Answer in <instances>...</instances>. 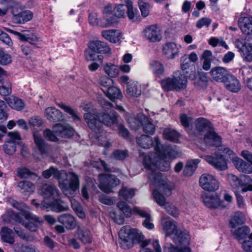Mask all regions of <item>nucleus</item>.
<instances>
[{"label":"nucleus","mask_w":252,"mask_h":252,"mask_svg":"<svg viewBox=\"0 0 252 252\" xmlns=\"http://www.w3.org/2000/svg\"><path fill=\"white\" fill-rule=\"evenodd\" d=\"M101 105L105 110V112L97 114L90 113H85L84 118L89 128L92 130L90 136L96 139L99 145L103 146L105 150L103 153L106 155V150L111 146V143L108 141L102 140L104 139L100 134L103 131V124L107 126H111L118 122V116L113 109L114 106L110 102L103 100Z\"/></svg>","instance_id":"f257e3e1"},{"label":"nucleus","mask_w":252,"mask_h":252,"mask_svg":"<svg viewBox=\"0 0 252 252\" xmlns=\"http://www.w3.org/2000/svg\"><path fill=\"white\" fill-rule=\"evenodd\" d=\"M136 141L138 145L144 149H149L154 146L155 151L144 157L143 164L148 170L149 178L152 184L150 188L153 190L152 194L155 201L158 203V137H155V144L150 136L144 134L137 137Z\"/></svg>","instance_id":"f03ea898"},{"label":"nucleus","mask_w":252,"mask_h":252,"mask_svg":"<svg viewBox=\"0 0 252 252\" xmlns=\"http://www.w3.org/2000/svg\"><path fill=\"white\" fill-rule=\"evenodd\" d=\"M42 176L46 179L50 178L52 175L58 180L59 186L63 193L68 197L74 195L79 189L80 181L78 175L72 172H65L59 170L53 166L42 172Z\"/></svg>","instance_id":"7ed1b4c3"},{"label":"nucleus","mask_w":252,"mask_h":252,"mask_svg":"<svg viewBox=\"0 0 252 252\" xmlns=\"http://www.w3.org/2000/svg\"><path fill=\"white\" fill-rule=\"evenodd\" d=\"M179 154L175 146L160 145L158 142V170L167 171L171 168V161Z\"/></svg>","instance_id":"20e7f679"},{"label":"nucleus","mask_w":252,"mask_h":252,"mask_svg":"<svg viewBox=\"0 0 252 252\" xmlns=\"http://www.w3.org/2000/svg\"><path fill=\"white\" fill-rule=\"evenodd\" d=\"M196 128L199 132L207 131L203 141L208 146H219L221 143V138L214 131L210 121L204 118H199L195 121Z\"/></svg>","instance_id":"39448f33"},{"label":"nucleus","mask_w":252,"mask_h":252,"mask_svg":"<svg viewBox=\"0 0 252 252\" xmlns=\"http://www.w3.org/2000/svg\"><path fill=\"white\" fill-rule=\"evenodd\" d=\"M216 156V158L211 156H206L205 159L215 168L220 170H225L227 167V161L231 159L233 161L234 158H236L233 152L224 146L219 148Z\"/></svg>","instance_id":"423d86ee"},{"label":"nucleus","mask_w":252,"mask_h":252,"mask_svg":"<svg viewBox=\"0 0 252 252\" xmlns=\"http://www.w3.org/2000/svg\"><path fill=\"white\" fill-rule=\"evenodd\" d=\"M120 245L124 249L132 247L134 243H138L144 239V235L138 229L124 226L119 232Z\"/></svg>","instance_id":"0eeeda50"},{"label":"nucleus","mask_w":252,"mask_h":252,"mask_svg":"<svg viewBox=\"0 0 252 252\" xmlns=\"http://www.w3.org/2000/svg\"><path fill=\"white\" fill-rule=\"evenodd\" d=\"M5 29L8 32L17 36L20 40L26 42L21 46L22 52L26 56L32 55L33 49L37 47L35 42L38 40V38L35 33L30 31H24V33H20L9 29Z\"/></svg>","instance_id":"6e6552de"},{"label":"nucleus","mask_w":252,"mask_h":252,"mask_svg":"<svg viewBox=\"0 0 252 252\" xmlns=\"http://www.w3.org/2000/svg\"><path fill=\"white\" fill-rule=\"evenodd\" d=\"M187 85V79L184 75L181 74L180 71L174 73V78H168L161 82L162 88L166 91L184 89Z\"/></svg>","instance_id":"1a4fd4ad"},{"label":"nucleus","mask_w":252,"mask_h":252,"mask_svg":"<svg viewBox=\"0 0 252 252\" xmlns=\"http://www.w3.org/2000/svg\"><path fill=\"white\" fill-rule=\"evenodd\" d=\"M163 228L166 236L170 237L174 243H178L179 239L182 238L185 234L189 235L187 230L177 229L176 222L172 220L166 221L163 225Z\"/></svg>","instance_id":"9d476101"},{"label":"nucleus","mask_w":252,"mask_h":252,"mask_svg":"<svg viewBox=\"0 0 252 252\" xmlns=\"http://www.w3.org/2000/svg\"><path fill=\"white\" fill-rule=\"evenodd\" d=\"M98 179L99 188L106 193L112 192V189L120 184V180L115 175L112 174H101Z\"/></svg>","instance_id":"9b49d317"},{"label":"nucleus","mask_w":252,"mask_h":252,"mask_svg":"<svg viewBox=\"0 0 252 252\" xmlns=\"http://www.w3.org/2000/svg\"><path fill=\"white\" fill-rule=\"evenodd\" d=\"M189 235L185 234L182 238L179 239V242L174 243L176 246L171 243H166L164 246V252H192L189 248Z\"/></svg>","instance_id":"f8f14e48"},{"label":"nucleus","mask_w":252,"mask_h":252,"mask_svg":"<svg viewBox=\"0 0 252 252\" xmlns=\"http://www.w3.org/2000/svg\"><path fill=\"white\" fill-rule=\"evenodd\" d=\"M12 20L15 24H23L30 21L33 17V13L30 10H23L20 6L15 5L11 7Z\"/></svg>","instance_id":"ddd939ff"},{"label":"nucleus","mask_w":252,"mask_h":252,"mask_svg":"<svg viewBox=\"0 0 252 252\" xmlns=\"http://www.w3.org/2000/svg\"><path fill=\"white\" fill-rule=\"evenodd\" d=\"M199 184L204 190L212 192L219 189L220 184L214 176L209 174H203L200 177Z\"/></svg>","instance_id":"4468645a"},{"label":"nucleus","mask_w":252,"mask_h":252,"mask_svg":"<svg viewBox=\"0 0 252 252\" xmlns=\"http://www.w3.org/2000/svg\"><path fill=\"white\" fill-rule=\"evenodd\" d=\"M120 79L122 83L126 84V93L127 96L138 97L141 94V87L138 82L131 80H129L127 75H122Z\"/></svg>","instance_id":"2eb2a0df"},{"label":"nucleus","mask_w":252,"mask_h":252,"mask_svg":"<svg viewBox=\"0 0 252 252\" xmlns=\"http://www.w3.org/2000/svg\"><path fill=\"white\" fill-rule=\"evenodd\" d=\"M34 142L35 144V149L37 150L43 157L51 156L52 147L43 139L42 136L38 133L33 134Z\"/></svg>","instance_id":"dca6fc26"},{"label":"nucleus","mask_w":252,"mask_h":252,"mask_svg":"<svg viewBox=\"0 0 252 252\" xmlns=\"http://www.w3.org/2000/svg\"><path fill=\"white\" fill-rule=\"evenodd\" d=\"M24 216L27 221L24 223L25 227L31 231H36L43 223V220L39 217L30 212H25Z\"/></svg>","instance_id":"f3484780"},{"label":"nucleus","mask_w":252,"mask_h":252,"mask_svg":"<svg viewBox=\"0 0 252 252\" xmlns=\"http://www.w3.org/2000/svg\"><path fill=\"white\" fill-rule=\"evenodd\" d=\"M159 177L160 175L158 173V196L165 198V196L171 195L174 187L173 184L167 179H160Z\"/></svg>","instance_id":"a211bd4d"},{"label":"nucleus","mask_w":252,"mask_h":252,"mask_svg":"<svg viewBox=\"0 0 252 252\" xmlns=\"http://www.w3.org/2000/svg\"><path fill=\"white\" fill-rule=\"evenodd\" d=\"M41 193L45 199L52 201L60 197L59 190L53 185L45 184L41 188Z\"/></svg>","instance_id":"6ab92c4d"},{"label":"nucleus","mask_w":252,"mask_h":252,"mask_svg":"<svg viewBox=\"0 0 252 252\" xmlns=\"http://www.w3.org/2000/svg\"><path fill=\"white\" fill-rule=\"evenodd\" d=\"M53 132L57 136L62 137H70L73 135L74 130L68 124H57L53 127Z\"/></svg>","instance_id":"aec40b11"},{"label":"nucleus","mask_w":252,"mask_h":252,"mask_svg":"<svg viewBox=\"0 0 252 252\" xmlns=\"http://www.w3.org/2000/svg\"><path fill=\"white\" fill-rule=\"evenodd\" d=\"M162 52L166 58L173 59L179 55V48L174 42H167L163 45Z\"/></svg>","instance_id":"412c9836"},{"label":"nucleus","mask_w":252,"mask_h":252,"mask_svg":"<svg viewBox=\"0 0 252 252\" xmlns=\"http://www.w3.org/2000/svg\"><path fill=\"white\" fill-rule=\"evenodd\" d=\"M201 197L204 204L208 208H217L220 206V199L216 195H210L207 193H203Z\"/></svg>","instance_id":"4be33fe9"},{"label":"nucleus","mask_w":252,"mask_h":252,"mask_svg":"<svg viewBox=\"0 0 252 252\" xmlns=\"http://www.w3.org/2000/svg\"><path fill=\"white\" fill-rule=\"evenodd\" d=\"M227 90L233 93H237L241 89V84L238 79L232 75H228L223 82Z\"/></svg>","instance_id":"5701e85b"},{"label":"nucleus","mask_w":252,"mask_h":252,"mask_svg":"<svg viewBox=\"0 0 252 252\" xmlns=\"http://www.w3.org/2000/svg\"><path fill=\"white\" fill-rule=\"evenodd\" d=\"M89 48L92 51L100 54L107 53L110 51L106 43L99 40L90 42L89 44Z\"/></svg>","instance_id":"b1692460"},{"label":"nucleus","mask_w":252,"mask_h":252,"mask_svg":"<svg viewBox=\"0 0 252 252\" xmlns=\"http://www.w3.org/2000/svg\"><path fill=\"white\" fill-rule=\"evenodd\" d=\"M244 180V183L241 184V182L238 178L232 174L229 175L228 178L230 180H233L236 182V185H239L241 188V191L243 192H246L247 191H252V179L249 176H245Z\"/></svg>","instance_id":"393cba45"},{"label":"nucleus","mask_w":252,"mask_h":252,"mask_svg":"<svg viewBox=\"0 0 252 252\" xmlns=\"http://www.w3.org/2000/svg\"><path fill=\"white\" fill-rule=\"evenodd\" d=\"M58 221L66 228L73 229L76 226V222L74 217L69 214H63L58 217Z\"/></svg>","instance_id":"a878e982"},{"label":"nucleus","mask_w":252,"mask_h":252,"mask_svg":"<svg viewBox=\"0 0 252 252\" xmlns=\"http://www.w3.org/2000/svg\"><path fill=\"white\" fill-rule=\"evenodd\" d=\"M239 27L243 33L252 34V17H242L238 20Z\"/></svg>","instance_id":"bb28decb"},{"label":"nucleus","mask_w":252,"mask_h":252,"mask_svg":"<svg viewBox=\"0 0 252 252\" xmlns=\"http://www.w3.org/2000/svg\"><path fill=\"white\" fill-rule=\"evenodd\" d=\"M210 73L214 80L220 82H223L228 75L224 68L219 66L212 68Z\"/></svg>","instance_id":"cd10ccee"},{"label":"nucleus","mask_w":252,"mask_h":252,"mask_svg":"<svg viewBox=\"0 0 252 252\" xmlns=\"http://www.w3.org/2000/svg\"><path fill=\"white\" fill-rule=\"evenodd\" d=\"M0 235L3 242L12 245L15 242V233L7 226H2L0 231Z\"/></svg>","instance_id":"c85d7f7f"},{"label":"nucleus","mask_w":252,"mask_h":252,"mask_svg":"<svg viewBox=\"0 0 252 252\" xmlns=\"http://www.w3.org/2000/svg\"><path fill=\"white\" fill-rule=\"evenodd\" d=\"M44 114L46 118L50 122L60 121L63 119L61 111L54 107L47 108L45 110Z\"/></svg>","instance_id":"c756f323"},{"label":"nucleus","mask_w":252,"mask_h":252,"mask_svg":"<svg viewBox=\"0 0 252 252\" xmlns=\"http://www.w3.org/2000/svg\"><path fill=\"white\" fill-rule=\"evenodd\" d=\"M139 118L141 121H143L141 126L144 132L147 134L153 135L156 131V126L152 120L144 114H141Z\"/></svg>","instance_id":"7c9ffc66"},{"label":"nucleus","mask_w":252,"mask_h":252,"mask_svg":"<svg viewBox=\"0 0 252 252\" xmlns=\"http://www.w3.org/2000/svg\"><path fill=\"white\" fill-rule=\"evenodd\" d=\"M233 164L239 171L250 174L252 172V165L243 160L239 158H235L233 159Z\"/></svg>","instance_id":"2f4dec72"},{"label":"nucleus","mask_w":252,"mask_h":252,"mask_svg":"<svg viewBox=\"0 0 252 252\" xmlns=\"http://www.w3.org/2000/svg\"><path fill=\"white\" fill-rule=\"evenodd\" d=\"M139 252H158V240L147 239L142 241Z\"/></svg>","instance_id":"473e14b6"},{"label":"nucleus","mask_w":252,"mask_h":252,"mask_svg":"<svg viewBox=\"0 0 252 252\" xmlns=\"http://www.w3.org/2000/svg\"><path fill=\"white\" fill-rule=\"evenodd\" d=\"M101 35L105 39L112 43L119 42L121 37V33L116 30H103L101 32Z\"/></svg>","instance_id":"72a5a7b5"},{"label":"nucleus","mask_w":252,"mask_h":252,"mask_svg":"<svg viewBox=\"0 0 252 252\" xmlns=\"http://www.w3.org/2000/svg\"><path fill=\"white\" fill-rule=\"evenodd\" d=\"M145 37L150 42H156L158 39V27L152 25L147 27L143 31Z\"/></svg>","instance_id":"f704fd0d"},{"label":"nucleus","mask_w":252,"mask_h":252,"mask_svg":"<svg viewBox=\"0 0 252 252\" xmlns=\"http://www.w3.org/2000/svg\"><path fill=\"white\" fill-rule=\"evenodd\" d=\"M5 100L11 108L16 110L20 111L25 107V104L23 101L14 95H10L7 97H5Z\"/></svg>","instance_id":"c9c22d12"},{"label":"nucleus","mask_w":252,"mask_h":252,"mask_svg":"<svg viewBox=\"0 0 252 252\" xmlns=\"http://www.w3.org/2000/svg\"><path fill=\"white\" fill-rule=\"evenodd\" d=\"M78 239L84 244L92 242V236L90 231L83 225L78 227L77 232Z\"/></svg>","instance_id":"e433bc0d"},{"label":"nucleus","mask_w":252,"mask_h":252,"mask_svg":"<svg viewBox=\"0 0 252 252\" xmlns=\"http://www.w3.org/2000/svg\"><path fill=\"white\" fill-rule=\"evenodd\" d=\"M158 205L163 207L169 214L174 217H177L179 214L178 209L169 203L166 202L164 197L158 196Z\"/></svg>","instance_id":"4c0bfd02"},{"label":"nucleus","mask_w":252,"mask_h":252,"mask_svg":"<svg viewBox=\"0 0 252 252\" xmlns=\"http://www.w3.org/2000/svg\"><path fill=\"white\" fill-rule=\"evenodd\" d=\"M200 162L199 159H193L189 160L186 164L183 171L184 175L186 176H192L197 167V165Z\"/></svg>","instance_id":"58836bf2"},{"label":"nucleus","mask_w":252,"mask_h":252,"mask_svg":"<svg viewBox=\"0 0 252 252\" xmlns=\"http://www.w3.org/2000/svg\"><path fill=\"white\" fill-rule=\"evenodd\" d=\"M17 189L22 193H32L35 190V186L32 182L28 181H21L17 183Z\"/></svg>","instance_id":"ea45409f"},{"label":"nucleus","mask_w":252,"mask_h":252,"mask_svg":"<svg viewBox=\"0 0 252 252\" xmlns=\"http://www.w3.org/2000/svg\"><path fill=\"white\" fill-rule=\"evenodd\" d=\"M102 90L111 100H114L115 99H121L122 97L121 92L117 87L111 86L106 90L102 89Z\"/></svg>","instance_id":"a19ab883"},{"label":"nucleus","mask_w":252,"mask_h":252,"mask_svg":"<svg viewBox=\"0 0 252 252\" xmlns=\"http://www.w3.org/2000/svg\"><path fill=\"white\" fill-rule=\"evenodd\" d=\"M245 215L240 211L236 212L231 217L229 225L231 228H234L237 225L243 224L245 221Z\"/></svg>","instance_id":"79ce46f5"},{"label":"nucleus","mask_w":252,"mask_h":252,"mask_svg":"<svg viewBox=\"0 0 252 252\" xmlns=\"http://www.w3.org/2000/svg\"><path fill=\"white\" fill-rule=\"evenodd\" d=\"M232 234L238 240L245 238L248 234H250L251 230L250 228L247 226H243L231 230Z\"/></svg>","instance_id":"37998d69"},{"label":"nucleus","mask_w":252,"mask_h":252,"mask_svg":"<svg viewBox=\"0 0 252 252\" xmlns=\"http://www.w3.org/2000/svg\"><path fill=\"white\" fill-rule=\"evenodd\" d=\"M163 136L167 140L177 143L180 137V134L175 130L166 128L163 131Z\"/></svg>","instance_id":"c03bdc74"},{"label":"nucleus","mask_w":252,"mask_h":252,"mask_svg":"<svg viewBox=\"0 0 252 252\" xmlns=\"http://www.w3.org/2000/svg\"><path fill=\"white\" fill-rule=\"evenodd\" d=\"M60 197L57 199H53L52 201V210L56 212H61L67 211L68 209L67 204L60 199Z\"/></svg>","instance_id":"a18cd8bd"},{"label":"nucleus","mask_w":252,"mask_h":252,"mask_svg":"<svg viewBox=\"0 0 252 252\" xmlns=\"http://www.w3.org/2000/svg\"><path fill=\"white\" fill-rule=\"evenodd\" d=\"M118 22L117 19L113 15H105L100 19L99 26L102 28H108L113 26Z\"/></svg>","instance_id":"49530a36"},{"label":"nucleus","mask_w":252,"mask_h":252,"mask_svg":"<svg viewBox=\"0 0 252 252\" xmlns=\"http://www.w3.org/2000/svg\"><path fill=\"white\" fill-rule=\"evenodd\" d=\"M126 4L127 9V16L128 18L133 22H135L138 19L137 9H134L132 6V2L130 0H125Z\"/></svg>","instance_id":"de8ad7c7"},{"label":"nucleus","mask_w":252,"mask_h":252,"mask_svg":"<svg viewBox=\"0 0 252 252\" xmlns=\"http://www.w3.org/2000/svg\"><path fill=\"white\" fill-rule=\"evenodd\" d=\"M105 73L111 78L116 77L119 72V68L111 63H106L104 66Z\"/></svg>","instance_id":"09e8293b"},{"label":"nucleus","mask_w":252,"mask_h":252,"mask_svg":"<svg viewBox=\"0 0 252 252\" xmlns=\"http://www.w3.org/2000/svg\"><path fill=\"white\" fill-rule=\"evenodd\" d=\"M17 175L21 179H27L37 175L26 167H19L16 169Z\"/></svg>","instance_id":"8fccbe9b"},{"label":"nucleus","mask_w":252,"mask_h":252,"mask_svg":"<svg viewBox=\"0 0 252 252\" xmlns=\"http://www.w3.org/2000/svg\"><path fill=\"white\" fill-rule=\"evenodd\" d=\"M135 189L127 187H123L119 191L120 198L128 200L131 199L135 195Z\"/></svg>","instance_id":"3c124183"},{"label":"nucleus","mask_w":252,"mask_h":252,"mask_svg":"<svg viewBox=\"0 0 252 252\" xmlns=\"http://www.w3.org/2000/svg\"><path fill=\"white\" fill-rule=\"evenodd\" d=\"M11 94V84L8 81H4L0 86V94L5 97H7Z\"/></svg>","instance_id":"603ef678"},{"label":"nucleus","mask_w":252,"mask_h":252,"mask_svg":"<svg viewBox=\"0 0 252 252\" xmlns=\"http://www.w3.org/2000/svg\"><path fill=\"white\" fill-rule=\"evenodd\" d=\"M58 106L65 112L70 115L73 121L77 122L80 121L79 116L71 107L63 103H59Z\"/></svg>","instance_id":"864d4df0"},{"label":"nucleus","mask_w":252,"mask_h":252,"mask_svg":"<svg viewBox=\"0 0 252 252\" xmlns=\"http://www.w3.org/2000/svg\"><path fill=\"white\" fill-rule=\"evenodd\" d=\"M141 114H142L140 113L137 115L136 117H130L128 119V125L131 129L137 130L142 125L143 121H141L139 118Z\"/></svg>","instance_id":"5fc2aeb1"},{"label":"nucleus","mask_w":252,"mask_h":252,"mask_svg":"<svg viewBox=\"0 0 252 252\" xmlns=\"http://www.w3.org/2000/svg\"><path fill=\"white\" fill-rule=\"evenodd\" d=\"M117 207L119 208V210L124 213L126 218H129L131 216L132 213V210L131 209L130 207L126 202L120 201L117 204Z\"/></svg>","instance_id":"6e6d98bb"},{"label":"nucleus","mask_w":252,"mask_h":252,"mask_svg":"<svg viewBox=\"0 0 252 252\" xmlns=\"http://www.w3.org/2000/svg\"><path fill=\"white\" fill-rule=\"evenodd\" d=\"M97 53H95L94 51H87L85 52L86 59L88 61H96L99 62L100 63H102L103 61V56L102 55H99L97 54Z\"/></svg>","instance_id":"4d7b16f0"},{"label":"nucleus","mask_w":252,"mask_h":252,"mask_svg":"<svg viewBox=\"0 0 252 252\" xmlns=\"http://www.w3.org/2000/svg\"><path fill=\"white\" fill-rule=\"evenodd\" d=\"M70 201L73 210L75 211L78 217L80 219L85 218V213L81 207L78 204V203L72 199H70Z\"/></svg>","instance_id":"13d9d810"},{"label":"nucleus","mask_w":252,"mask_h":252,"mask_svg":"<svg viewBox=\"0 0 252 252\" xmlns=\"http://www.w3.org/2000/svg\"><path fill=\"white\" fill-rule=\"evenodd\" d=\"M4 152L9 155H12L16 151V144L12 141H7L3 145Z\"/></svg>","instance_id":"bf43d9fd"},{"label":"nucleus","mask_w":252,"mask_h":252,"mask_svg":"<svg viewBox=\"0 0 252 252\" xmlns=\"http://www.w3.org/2000/svg\"><path fill=\"white\" fill-rule=\"evenodd\" d=\"M132 213L135 215L139 216L140 217L144 219L149 217L151 216L148 210L143 209L138 206H134L133 208Z\"/></svg>","instance_id":"052dcab7"},{"label":"nucleus","mask_w":252,"mask_h":252,"mask_svg":"<svg viewBox=\"0 0 252 252\" xmlns=\"http://www.w3.org/2000/svg\"><path fill=\"white\" fill-rule=\"evenodd\" d=\"M138 5L142 16L144 17H146L148 16L150 13L149 4L147 2H146L143 0H139Z\"/></svg>","instance_id":"680f3d73"},{"label":"nucleus","mask_w":252,"mask_h":252,"mask_svg":"<svg viewBox=\"0 0 252 252\" xmlns=\"http://www.w3.org/2000/svg\"><path fill=\"white\" fill-rule=\"evenodd\" d=\"M128 156L127 150H116L112 153V157L119 160H123L125 159Z\"/></svg>","instance_id":"e2e57ef3"},{"label":"nucleus","mask_w":252,"mask_h":252,"mask_svg":"<svg viewBox=\"0 0 252 252\" xmlns=\"http://www.w3.org/2000/svg\"><path fill=\"white\" fill-rule=\"evenodd\" d=\"M99 84L102 87V89H107L110 87L113 83V80L109 77L106 76H102L99 79Z\"/></svg>","instance_id":"0e129e2a"},{"label":"nucleus","mask_w":252,"mask_h":252,"mask_svg":"<svg viewBox=\"0 0 252 252\" xmlns=\"http://www.w3.org/2000/svg\"><path fill=\"white\" fill-rule=\"evenodd\" d=\"M7 107L4 101L0 100V120L6 121L8 118Z\"/></svg>","instance_id":"69168bd1"},{"label":"nucleus","mask_w":252,"mask_h":252,"mask_svg":"<svg viewBox=\"0 0 252 252\" xmlns=\"http://www.w3.org/2000/svg\"><path fill=\"white\" fill-rule=\"evenodd\" d=\"M126 4H118L114 8L113 14L117 17H122L125 14Z\"/></svg>","instance_id":"338daca9"},{"label":"nucleus","mask_w":252,"mask_h":252,"mask_svg":"<svg viewBox=\"0 0 252 252\" xmlns=\"http://www.w3.org/2000/svg\"><path fill=\"white\" fill-rule=\"evenodd\" d=\"M11 61L10 55L0 50V64L5 65L11 63Z\"/></svg>","instance_id":"774afa93"}]
</instances>
